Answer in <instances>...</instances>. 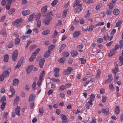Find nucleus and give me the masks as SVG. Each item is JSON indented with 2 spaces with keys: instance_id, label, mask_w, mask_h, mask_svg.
Masks as SVG:
<instances>
[{
  "instance_id": "51",
  "label": "nucleus",
  "mask_w": 123,
  "mask_h": 123,
  "mask_svg": "<svg viewBox=\"0 0 123 123\" xmlns=\"http://www.w3.org/2000/svg\"><path fill=\"white\" fill-rule=\"evenodd\" d=\"M67 11L66 10H65L63 12V13L62 14V17L63 18H64L65 17L67 14Z\"/></svg>"
},
{
  "instance_id": "54",
  "label": "nucleus",
  "mask_w": 123,
  "mask_h": 123,
  "mask_svg": "<svg viewBox=\"0 0 123 123\" xmlns=\"http://www.w3.org/2000/svg\"><path fill=\"white\" fill-rule=\"evenodd\" d=\"M11 4H8L7 3L5 6L6 8V9L9 10L10 9Z\"/></svg>"
},
{
  "instance_id": "55",
  "label": "nucleus",
  "mask_w": 123,
  "mask_h": 123,
  "mask_svg": "<svg viewBox=\"0 0 123 123\" xmlns=\"http://www.w3.org/2000/svg\"><path fill=\"white\" fill-rule=\"evenodd\" d=\"M119 44L120 45V48H121L123 47V42L122 39L119 42Z\"/></svg>"
},
{
  "instance_id": "63",
  "label": "nucleus",
  "mask_w": 123,
  "mask_h": 123,
  "mask_svg": "<svg viewBox=\"0 0 123 123\" xmlns=\"http://www.w3.org/2000/svg\"><path fill=\"white\" fill-rule=\"evenodd\" d=\"M103 41V40L102 38H99L97 40L98 43H102V42Z\"/></svg>"
},
{
  "instance_id": "24",
  "label": "nucleus",
  "mask_w": 123,
  "mask_h": 123,
  "mask_svg": "<svg viewBox=\"0 0 123 123\" xmlns=\"http://www.w3.org/2000/svg\"><path fill=\"white\" fill-rule=\"evenodd\" d=\"M35 99L34 95L32 94H31L30 96L29 99V101L30 102V101H33Z\"/></svg>"
},
{
  "instance_id": "23",
  "label": "nucleus",
  "mask_w": 123,
  "mask_h": 123,
  "mask_svg": "<svg viewBox=\"0 0 123 123\" xmlns=\"http://www.w3.org/2000/svg\"><path fill=\"white\" fill-rule=\"evenodd\" d=\"M100 73L101 72L100 69H98L97 71V73L95 76L96 78L97 79L100 77Z\"/></svg>"
},
{
  "instance_id": "3",
  "label": "nucleus",
  "mask_w": 123,
  "mask_h": 123,
  "mask_svg": "<svg viewBox=\"0 0 123 123\" xmlns=\"http://www.w3.org/2000/svg\"><path fill=\"white\" fill-rule=\"evenodd\" d=\"M18 55V50H16L14 51L12 55V60L15 61L16 60L17 57Z\"/></svg>"
},
{
  "instance_id": "11",
  "label": "nucleus",
  "mask_w": 123,
  "mask_h": 123,
  "mask_svg": "<svg viewBox=\"0 0 123 123\" xmlns=\"http://www.w3.org/2000/svg\"><path fill=\"white\" fill-rule=\"evenodd\" d=\"M70 53L72 56L74 57L78 55V52L76 50H73L71 51Z\"/></svg>"
},
{
  "instance_id": "35",
  "label": "nucleus",
  "mask_w": 123,
  "mask_h": 123,
  "mask_svg": "<svg viewBox=\"0 0 123 123\" xmlns=\"http://www.w3.org/2000/svg\"><path fill=\"white\" fill-rule=\"evenodd\" d=\"M5 77L4 74H2L0 75V81H2L4 80Z\"/></svg>"
},
{
  "instance_id": "58",
  "label": "nucleus",
  "mask_w": 123,
  "mask_h": 123,
  "mask_svg": "<svg viewBox=\"0 0 123 123\" xmlns=\"http://www.w3.org/2000/svg\"><path fill=\"white\" fill-rule=\"evenodd\" d=\"M109 88L111 90H113L114 89V87L112 84H111L109 85Z\"/></svg>"
},
{
  "instance_id": "14",
  "label": "nucleus",
  "mask_w": 123,
  "mask_h": 123,
  "mask_svg": "<svg viewBox=\"0 0 123 123\" xmlns=\"http://www.w3.org/2000/svg\"><path fill=\"white\" fill-rule=\"evenodd\" d=\"M30 13V11L29 10L23 11L22 12V14L24 16H25L29 14Z\"/></svg>"
},
{
  "instance_id": "52",
  "label": "nucleus",
  "mask_w": 123,
  "mask_h": 123,
  "mask_svg": "<svg viewBox=\"0 0 123 123\" xmlns=\"http://www.w3.org/2000/svg\"><path fill=\"white\" fill-rule=\"evenodd\" d=\"M55 48V46L53 45H50L48 47V48L49 49L52 50Z\"/></svg>"
},
{
  "instance_id": "47",
  "label": "nucleus",
  "mask_w": 123,
  "mask_h": 123,
  "mask_svg": "<svg viewBox=\"0 0 123 123\" xmlns=\"http://www.w3.org/2000/svg\"><path fill=\"white\" fill-rule=\"evenodd\" d=\"M115 78H114V81H117L118 79L119 78V76L118 75L116 74H114Z\"/></svg>"
},
{
  "instance_id": "28",
  "label": "nucleus",
  "mask_w": 123,
  "mask_h": 123,
  "mask_svg": "<svg viewBox=\"0 0 123 123\" xmlns=\"http://www.w3.org/2000/svg\"><path fill=\"white\" fill-rule=\"evenodd\" d=\"M9 59V56L7 55H5L4 56L3 61L5 62H7Z\"/></svg>"
},
{
  "instance_id": "10",
  "label": "nucleus",
  "mask_w": 123,
  "mask_h": 123,
  "mask_svg": "<svg viewBox=\"0 0 123 123\" xmlns=\"http://www.w3.org/2000/svg\"><path fill=\"white\" fill-rule=\"evenodd\" d=\"M45 61V60L43 59H41L40 60L39 62V65L41 68H43Z\"/></svg>"
},
{
  "instance_id": "61",
  "label": "nucleus",
  "mask_w": 123,
  "mask_h": 123,
  "mask_svg": "<svg viewBox=\"0 0 123 123\" xmlns=\"http://www.w3.org/2000/svg\"><path fill=\"white\" fill-rule=\"evenodd\" d=\"M45 74V71L44 70H43L42 72V73L40 74V76H41L43 77Z\"/></svg>"
},
{
  "instance_id": "60",
  "label": "nucleus",
  "mask_w": 123,
  "mask_h": 123,
  "mask_svg": "<svg viewBox=\"0 0 123 123\" xmlns=\"http://www.w3.org/2000/svg\"><path fill=\"white\" fill-rule=\"evenodd\" d=\"M35 58L34 57L31 56L29 59V61L30 62H32V61H33Z\"/></svg>"
},
{
  "instance_id": "31",
  "label": "nucleus",
  "mask_w": 123,
  "mask_h": 123,
  "mask_svg": "<svg viewBox=\"0 0 123 123\" xmlns=\"http://www.w3.org/2000/svg\"><path fill=\"white\" fill-rule=\"evenodd\" d=\"M65 58L63 57H62L60 59H59L58 61L60 63H62L64 62L66 60Z\"/></svg>"
},
{
  "instance_id": "18",
  "label": "nucleus",
  "mask_w": 123,
  "mask_h": 123,
  "mask_svg": "<svg viewBox=\"0 0 123 123\" xmlns=\"http://www.w3.org/2000/svg\"><path fill=\"white\" fill-rule=\"evenodd\" d=\"M80 34L79 31H75L73 34V37L74 38L76 37L79 36Z\"/></svg>"
},
{
  "instance_id": "40",
  "label": "nucleus",
  "mask_w": 123,
  "mask_h": 123,
  "mask_svg": "<svg viewBox=\"0 0 123 123\" xmlns=\"http://www.w3.org/2000/svg\"><path fill=\"white\" fill-rule=\"evenodd\" d=\"M10 91L12 94H15V92L14 89L12 86H11L10 87Z\"/></svg>"
},
{
  "instance_id": "22",
  "label": "nucleus",
  "mask_w": 123,
  "mask_h": 123,
  "mask_svg": "<svg viewBox=\"0 0 123 123\" xmlns=\"http://www.w3.org/2000/svg\"><path fill=\"white\" fill-rule=\"evenodd\" d=\"M19 97L18 96H16V98L14 99L13 102V105H16L17 102L19 101Z\"/></svg>"
},
{
  "instance_id": "57",
  "label": "nucleus",
  "mask_w": 123,
  "mask_h": 123,
  "mask_svg": "<svg viewBox=\"0 0 123 123\" xmlns=\"http://www.w3.org/2000/svg\"><path fill=\"white\" fill-rule=\"evenodd\" d=\"M104 24V22H99L96 25V26H98L99 25H103Z\"/></svg>"
},
{
  "instance_id": "15",
  "label": "nucleus",
  "mask_w": 123,
  "mask_h": 123,
  "mask_svg": "<svg viewBox=\"0 0 123 123\" xmlns=\"http://www.w3.org/2000/svg\"><path fill=\"white\" fill-rule=\"evenodd\" d=\"M116 50L115 49H113L111 50L110 53L108 55V56L110 57L114 55L116 52Z\"/></svg>"
},
{
  "instance_id": "59",
  "label": "nucleus",
  "mask_w": 123,
  "mask_h": 123,
  "mask_svg": "<svg viewBox=\"0 0 123 123\" xmlns=\"http://www.w3.org/2000/svg\"><path fill=\"white\" fill-rule=\"evenodd\" d=\"M112 80V79H108L105 81V83H109L111 82Z\"/></svg>"
},
{
  "instance_id": "7",
  "label": "nucleus",
  "mask_w": 123,
  "mask_h": 123,
  "mask_svg": "<svg viewBox=\"0 0 123 123\" xmlns=\"http://www.w3.org/2000/svg\"><path fill=\"white\" fill-rule=\"evenodd\" d=\"M47 6L45 5L43 6L41 9V12L42 14H44L46 12L47 10Z\"/></svg>"
},
{
  "instance_id": "19",
  "label": "nucleus",
  "mask_w": 123,
  "mask_h": 123,
  "mask_svg": "<svg viewBox=\"0 0 123 123\" xmlns=\"http://www.w3.org/2000/svg\"><path fill=\"white\" fill-rule=\"evenodd\" d=\"M82 6H78L75 8V12L79 13L81 12L82 9Z\"/></svg>"
},
{
  "instance_id": "5",
  "label": "nucleus",
  "mask_w": 123,
  "mask_h": 123,
  "mask_svg": "<svg viewBox=\"0 0 123 123\" xmlns=\"http://www.w3.org/2000/svg\"><path fill=\"white\" fill-rule=\"evenodd\" d=\"M102 113H104L105 115L107 116L109 115V109L108 108H106L105 109L103 108L101 109Z\"/></svg>"
},
{
  "instance_id": "8",
  "label": "nucleus",
  "mask_w": 123,
  "mask_h": 123,
  "mask_svg": "<svg viewBox=\"0 0 123 123\" xmlns=\"http://www.w3.org/2000/svg\"><path fill=\"white\" fill-rule=\"evenodd\" d=\"M33 67L34 66L33 65H31L30 66H29L26 69V72L28 74H29L31 72L33 68Z\"/></svg>"
},
{
  "instance_id": "21",
  "label": "nucleus",
  "mask_w": 123,
  "mask_h": 123,
  "mask_svg": "<svg viewBox=\"0 0 123 123\" xmlns=\"http://www.w3.org/2000/svg\"><path fill=\"white\" fill-rule=\"evenodd\" d=\"M37 47V45H36L34 44L30 46L29 49L31 51H32L34 49H35Z\"/></svg>"
},
{
  "instance_id": "9",
  "label": "nucleus",
  "mask_w": 123,
  "mask_h": 123,
  "mask_svg": "<svg viewBox=\"0 0 123 123\" xmlns=\"http://www.w3.org/2000/svg\"><path fill=\"white\" fill-rule=\"evenodd\" d=\"M0 33L5 37H6L7 34V33L6 32V29L5 28H3L1 29Z\"/></svg>"
},
{
  "instance_id": "39",
  "label": "nucleus",
  "mask_w": 123,
  "mask_h": 123,
  "mask_svg": "<svg viewBox=\"0 0 123 123\" xmlns=\"http://www.w3.org/2000/svg\"><path fill=\"white\" fill-rule=\"evenodd\" d=\"M6 98L4 96H3L0 100V102L1 103H4L6 101Z\"/></svg>"
},
{
  "instance_id": "25",
  "label": "nucleus",
  "mask_w": 123,
  "mask_h": 123,
  "mask_svg": "<svg viewBox=\"0 0 123 123\" xmlns=\"http://www.w3.org/2000/svg\"><path fill=\"white\" fill-rule=\"evenodd\" d=\"M119 12V10L117 9H115L113 11V13L114 15H117Z\"/></svg>"
},
{
  "instance_id": "37",
  "label": "nucleus",
  "mask_w": 123,
  "mask_h": 123,
  "mask_svg": "<svg viewBox=\"0 0 123 123\" xmlns=\"http://www.w3.org/2000/svg\"><path fill=\"white\" fill-rule=\"evenodd\" d=\"M50 31L49 30H46L43 31L42 32V34L44 35H46L49 34Z\"/></svg>"
},
{
  "instance_id": "48",
  "label": "nucleus",
  "mask_w": 123,
  "mask_h": 123,
  "mask_svg": "<svg viewBox=\"0 0 123 123\" xmlns=\"http://www.w3.org/2000/svg\"><path fill=\"white\" fill-rule=\"evenodd\" d=\"M36 85V82L34 81L32 85L33 90H34L35 89V87Z\"/></svg>"
},
{
  "instance_id": "45",
  "label": "nucleus",
  "mask_w": 123,
  "mask_h": 123,
  "mask_svg": "<svg viewBox=\"0 0 123 123\" xmlns=\"http://www.w3.org/2000/svg\"><path fill=\"white\" fill-rule=\"evenodd\" d=\"M107 99V97L105 96H103L102 97V101L103 103H105V102Z\"/></svg>"
},
{
  "instance_id": "43",
  "label": "nucleus",
  "mask_w": 123,
  "mask_h": 123,
  "mask_svg": "<svg viewBox=\"0 0 123 123\" xmlns=\"http://www.w3.org/2000/svg\"><path fill=\"white\" fill-rule=\"evenodd\" d=\"M109 38V35L107 34H105L104 37V39L105 40H108Z\"/></svg>"
},
{
  "instance_id": "44",
  "label": "nucleus",
  "mask_w": 123,
  "mask_h": 123,
  "mask_svg": "<svg viewBox=\"0 0 123 123\" xmlns=\"http://www.w3.org/2000/svg\"><path fill=\"white\" fill-rule=\"evenodd\" d=\"M4 74V76L6 77H8L9 76V73L8 71H7L6 70L4 71L3 72V73Z\"/></svg>"
},
{
  "instance_id": "41",
  "label": "nucleus",
  "mask_w": 123,
  "mask_h": 123,
  "mask_svg": "<svg viewBox=\"0 0 123 123\" xmlns=\"http://www.w3.org/2000/svg\"><path fill=\"white\" fill-rule=\"evenodd\" d=\"M122 23V21L121 20H119L117 22L116 25L115 26V27H118L121 25Z\"/></svg>"
},
{
  "instance_id": "62",
  "label": "nucleus",
  "mask_w": 123,
  "mask_h": 123,
  "mask_svg": "<svg viewBox=\"0 0 123 123\" xmlns=\"http://www.w3.org/2000/svg\"><path fill=\"white\" fill-rule=\"evenodd\" d=\"M111 10H110L108 9H107L106 11V13L108 15H111Z\"/></svg>"
},
{
  "instance_id": "4",
  "label": "nucleus",
  "mask_w": 123,
  "mask_h": 123,
  "mask_svg": "<svg viewBox=\"0 0 123 123\" xmlns=\"http://www.w3.org/2000/svg\"><path fill=\"white\" fill-rule=\"evenodd\" d=\"M23 59L24 57H22L18 62L17 65L15 66V68H18L20 67L23 62Z\"/></svg>"
},
{
  "instance_id": "53",
  "label": "nucleus",
  "mask_w": 123,
  "mask_h": 123,
  "mask_svg": "<svg viewBox=\"0 0 123 123\" xmlns=\"http://www.w3.org/2000/svg\"><path fill=\"white\" fill-rule=\"evenodd\" d=\"M41 22L40 20H38L37 23V27H39L41 26Z\"/></svg>"
},
{
  "instance_id": "64",
  "label": "nucleus",
  "mask_w": 123,
  "mask_h": 123,
  "mask_svg": "<svg viewBox=\"0 0 123 123\" xmlns=\"http://www.w3.org/2000/svg\"><path fill=\"white\" fill-rule=\"evenodd\" d=\"M96 123V119L94 117H93L92 119L91 122L90 123Z\"/></svg>"
},
{
  "instance_id": "13",
  "label": "nucleus",
  "mask_w": 123,
  "mask_h": 123,
  "mask_svg": "<svg viewBox=\"0 0 123 123\" xmlns=\"http://www.w3.org/2000/svg\"><path fill=\"white\" fill-rule=\"evenodd\" d=\"M115 2H113V1H111L108 4V6H109L110 9H112L115 5Z\"/></svg>"
},
{
  "instance_id": "26",
  "label": "nucleus",
  "mask_w": 123,
  "mask_h": 123,
  "mask_svg": "<svg viewBox=\"0 0 123 123\" xmlns=\"http://www.w3.org/2000/svg\"><path fill=\"white\" fill-rule=\"evenodd\" d=\"M115 111L117 114H118L120 112V109L118 106H116L115 109Z\"/></svg>"
},
{
  "instance_id": "12",
  "label": "nucleus",
  "mask_w": 123,
  "mask_h": 123,
  "mask_svg": "<svg viewBox=\"0 0 123 123\" xmlns=\"http://www.w3.org/2000/svg\"><path fill=\"white\" fill-rule=\"evenodd\" d=\"M20 110V108L19 106H17L15 110V111L16 114L18 115H19V112Z\"/></svg>"
},
{
  "instance_id": "46",
  "label": "nucleus",
  "mask_w": 123,
  "mask_h": 123,
  "mask_svg": "<svg viewBox=\"0 0 123 123\" xmlns=\"http://www.w3.org/2000/svg\"><path fill=\"white\" fill-rule=\"evenodd\" d=\"M58 1L57 0H54L52 2L51 5L53 6H54L57 3Z\"/></svg>"
},
{
  "instance_id": "17",
  "label": "nucleus",
  "mask_w": 123,
  "mask_h": 123,
  "mask_svg": "<svg viewBox=\"0 0 123 123\" xmlns=\"http://www.w3.org/2000/svg\"><path fill=\"white\" fill-rule=\"evenodd\" d=\"M18 82L19 80L18 79H14L13 81L12 85L14 86H15L18 84Z\"/></svg>"
},
{
  "instance_id": "29",
  "label": "nucleus",
  "mask_w": 123,
  "mask_h": 123,
  "mask_svg": "<svg viewBox=\"0 0 123 123\" xmlns=\"http://www.w3.org/2000/svg\"><path fill=\"white\" fill-rule=\"evenodd\" d=\"M66 44H63L61 46L60 48L59 52H61L64 48L66 46Z\"/></svg>"
},
{
  "instance_id": "2",
  "label": "nucleus",
  "mask_w": 123,
  "mask_h": 123,
  "mask_svg": "<svg viewBox=\"0 0 123 123\" xmlns=\"http://www.w3.org/2000/svg\"><path fill=\"white\" fill-rule=\"evenodd\" d=\"M73 70V68L71 67H68L67 69L64 71L63 74L64 75H67L70 73L71 71Z\"/></svg>"
},
{
  "instance_id": "38",
  "label": "nucleus",
  "mask_w": 123,
  "mask_h": 123,
  "mask_svg": "<svg viewBox=\"0 0 123 123\" xmlns=\"http://www.w3.org/2000/svg\"><path fill=\"white\" fill-rule=\"evenodd\" d=\"M39 111L40 114H41V115H42L43 113V109L41 107H40L39 108Z\"/></svg>"
},
{
  "instance_id": "6",
  "label": "nucleus",
  "mask_w": 123,
  "mask_h": 123,
  "mask_svg": "<svg viewBox=\"0 0 123 123\" xmlns=\"http://www.w3.org/2000/svg\"><path fill=\"white\" fill-rule=\"evenodd\" d=\"M22 20V18H20L17 19L14 21L12 22V24L13 25H16L19 23Z\"/></svg>"
},
{
  "instance_id": "20",
  "label": "nucleus",
  "mask_w": 123,
  "mask_h": 123,
  "mask_svg": "<svg viewBox=\"0 0 123 123\" xmlns=\"http://www.w3.org/2000/svg\"><path fill=\"white\" fill-rule=\"evenodd\" d=\"M50 50H48L46 52L44 55V56L46 57L47 58L50 55Z\"/></svg>"
},
{
  "instance_id": "56",
  "label": "nucleus",
  "mask_w": 123,
  "mask_h": 123,
  "mask_svg": "<svg viewBox=\"0 0 123 123\" xmlns=\"http://www.w3.org/2000/svg\"><path fill=\"white\" fill-rule=\"evenodd\" d=\"M93 101V99H90L88 101V103L90 105H92L93 103L92 102Z\"/></svg>"
},
{
  "instance_id": "49",
  "label": "nucleus",
  "mask_w": 123,
  "mask_h": 123,
  "mask_svg": "<svg viewBox=\"0 0 123 123\" xmlns=\"http://www.w3.org/2000/svg\"><path fill=\"white\" fill-rule=\"evenodd\" d=\"M6 103H2V104L1 106V108L2 110H3L5 108V106Z\"/></svg>"
},
{
  "instance_id": "42",
  "label": "nucleus",
  "mask_w": 123,
  "mask_h": 123,
  "mask_svg": "<svg viewBox=\"0 0 123 123\" xmlns=\"http://www.w3.org/2000/svg\"><path fill=\"white\" fill-rule=\"evenodd\" d=\"M20 40L19 38H16L15 39V44L18 45L19 44Z\"/></svg>"
},
{
  "instance_id": "1",
  "label": "nucleus",
  "mask_w": 123,
  "mask_h": 123,
  "mask_svg": "<svg viewBox=\"0 0 123 123\" xmlns=\"http://www.w3.org/2000/svg\"><path fill=\"white\" fill-rule=\"evenodd\" d=\"M43 16L46 18L43 20V21L46 25L49 24L50 21L52 19L53 16L52 15V12L50 11L46 14L43 15Z\"/></svg>"
},
{
  "instance_id": "36",
  "label": "nucleus",
  "mask_w": 123,
  "mask_h": 123,
  "mask_svg": "<svg viewBox=\"0 0 123 123\" xmlns=\"http://www.w3.org/2000/svg\"><path fill=\"white\" fill-rule=\"evenodd\" d=\"M61 116L62 118L61 119L62 120V121L67 119V117L65 115L61 114Z\"/></svg>"
},
{
  "instance_id": "27",
  "label": "nucleus",
  "mask_w": 123,
  "mask_h": 123,
  "mask_svg": "<svg viewBox=\"0 0 123 123\" xmlns=\"http://www.w3.org/2000/svg\"><path fill=\"white\" fill-rule=\"evenodd\" d=\"M15 10L14 8H11L8 12V13L10 15H11L13 13L15 12Z\"/></svg>"
},
{
  "instance_id": "16",
  "label": "nucleus",
  "mask_w": 123,
  "mask_h": 123,
  "mask_svg": "<svg viewBox=\"0 0 123 123\" xmlns=\"http://www.w3.org/2000/svg\"><path fill=\"white\" fill-rule=\"evenodd\" d=\"M36 17V15L34 13L32 15H31L29 18L28 19V21H32L33 18Z\"/></svg>"
},
{
  "instance_id": "30",
  "label": "nucleus",
  "mask_w": 123,
  "mask_h": 123,
  "mask_svg": "<svg viewBox=\"0 0 123 123\" xmlns=\"http://www.w3.org/2000/svg\"><path fill=\"white\" fill-rule=\"evenodd\" d=\"M80 0H76V2L74 3L73 5V6L74 8L76 6H77L79 3L80 2Z\"/></svg>"
},
{
  "instance_id": "50",
  "label": "nucleus",
  "mask_w": 123,
  "mask_h": 123,
  "mask_svg": "<svg viewBox=\"0 0 123 123\" xmlns=\"http://www.w3.org/2000/svg\"><path fill=\"white\" fill-rule=\"evenodd\" d=\"M102 4L101 3L98 4L96 6V10H98L101 7Z\"/></svg>"
},
{
  "instance_id": "33",
  "label": "nucleus",
  "mask_w": 123,
  "mask_h": 123,
  "mask_svg": "<svg viewBox=\"0 0 123 123\" xmlns=\"http://www.w3.org/2000/svg\"><path fill=\"white\" fill-rule=\"evenodd\" d=\"M79 59L81 61V63L84 64L86 62V59H84L83 58H79Z\"/></svg>"
},
{
  "instance_id": "34",
  "label": "nucleus",
  "mask_w": 123,
  "mask_h": 123,
  "mask_svg": "<svg viewBox=\"0 0 123 123\" xmlns=\"http://www.w3.org/2000/svg\"><path fill=\"white\" fill-rule=\"evenodd\" d=\"M66 87L64 85L61 86L59 88V89L61 91H63L65 89Z\"/></svg>"
},
{
  "instance_id": "32",
  "label": "nucleus",
  "mask_w": 123,
  "mask_h": 123,
  "mask_svg": "<svg viewBox=\"0 0 123 123\" xmlns=\"http://www.w3.org/2000/svg\"><path fill=\"white\" fill-rule=\"evenodd\" d=\"M62 55L63 56L66 57L69 56V54L68 52L66 51L63 52Z\"/></svg>"
}]
</instances>
